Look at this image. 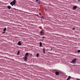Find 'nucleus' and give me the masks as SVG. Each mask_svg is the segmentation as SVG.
<instances>
[{
  "label": "nucleus",
  "mask_w": 80,
  "mask_h": 80,
  "mask_svg": "<svg viewBox=\"0 0 80 80\" xmlns=\"http://www.w3.org/2000/svg\"><path fill=\"white\" fill-rule=\"evenodd\" d=\"M72 79H74V78H73L72 77Z\"/></svg>",
  "instance_id": "obj_30"
},
{
  "label": "nucleus",
  "mask_w": 80,
  "mask_h": 80,
  "mask_svg": "<svg viewBox=\"0 0 80 80\" xmlns=\"http://www.w3.org/2000/svg\"><path fill=\"white\" fill-rule=\"evenodd\" d=\"M45 48H44L43 49V53H44V54L45 53Z\"/></svg>",
  "instance_id": "obj_11"
},
{
  "label": "nucleus",
  "mask_w": 80,
  "mask_h": 80,
  "mask_svg": "<svg viewBox=\"0 0 80 80\" xmlns=\"http://www.w3.org/2000/svg\"><path fill=\"white\" fill-rule=\"evenodd\" d=\"M75 53H77V51H76L75 52H74Z\"/></svg>",
  "instance_id": "obj_25"
},
{
  "label": "nucleus",
  "mask_w": 80,
  "mask_h": 80,
  "mask_svg": "<svg viewBox=\"0 0 80 80\" xmlns=\"http://www.w3.org/2000/svg\"><path fill=\"white\" fill-rule=\"evenodd\" d=\"M57 70H55V69H54L53 71V72H55V71H57Z\"/></svg>",
  "instance_id": "obj_18"
},
{
  "label": "nucleus",
  "mask_w": 80,
  "mask_h": 80,
  "mask_svg": "<svg viewBox=\"0 0 80 80\" xmlns=\"http://www.w3.org/2000/svg\"><path fill=\"white\" fill-rule=\"evenodd\" d=\"M76 62H77V58H75L73 59L71 62V63H76Z\"/></svg>",
  "instance_id": "obj_2"
},
{
  "label": "nucleus",
  "mask_w": 80,
  "mask_h": 80,
  "mask_svg": "<svg viewBox=\"0 0 80 80\" xmlns=\"http://www.w3.org/2000/svg\"><path fill=\"white\" fill-rule=\"evenodd\" d=\"M14 10H17V9H16L15 8H13V9Z\"/></svg>",
  "instance_id": "obj_23"
},
{
  "label": "nucleus",
  "mask_w": 80,
  "mask_h": 80,
  "mask_svg": "<svg viewBox=\"0 0 80 80\" xmlns=\"http://www.w3.org/2000/svg\"><path fill=\"white\" fill-rule=\"evenodd\" d=\"M18 45H19V46H21V45H22V43H21V41H19L18 43Z\"/></svg>",
  "instance_id": "obj_7"
},
{
  "label": "nucleus",
  "mask_w": 80,
  "mask_h": 80,
  "mask_svg": "<svg viewBox=\"0 0 80 80\" xmlns=\"http://www.w3.org/2000/svg\"><path fill=\"white\" fill-rule=\"evenodd\" d=\"M5 32H6L5 31H3V32H2V33H5Z\"/></svg>",
  "instance_id": "obj_22"
},
{
  "label": "nucleus",
  "mask_w": 80,
  "mask_h": 80,
  "mask_svg": "<svg viewBox=\"0 0 80 80\" xmlns=\"http://www.w3.org/2000/svg\"><path fill=\"white\" fill-rule=\"evenodd\" d=\"M43 32H44V31L42 30L39 33V35H41V36H42V35H43V34H42V33H43Z\"/></svg>",
  "instance_id": "obj_5"
},
{
  "label": "nucleus",
  "mask_w": 80,
  "mask_h": 80,
  "mask_svg": "<svg viewBox=\"0 0 80 80\" xmlns=\"http://www.w3.org/2000/svg\"><path fill=\"white\" fill-rule=\"evenodd\" d=\"M7 30V28H4V29L3 30V31H5Z\"/></svg>",
  "instance_id": "obj_14"
},
{
  "label": "nucleus",
  "mask_w": 80,
  "mask_h": 80,
  "mask_svg": "<svg viewBox=\"0 0 80 80\" xmlns=\"http://www.w3.org/2000/svg\"><path fill=\"white\" fill-rule=\"evenodd\" d=\"M36 57H39V53H37L36 54Z\"/></svg>",
  "instance_id": "obj_13"
},
{
  "label": "nucleus",
  "mask_w": 80,
  "mask_h": 80,
  "mask_svg": "<svg viewBox=\"0 0 80 80\" xmlns=\"http://www.w3.org/2000/svg\"><path fill=\"white\" fill-rule=\"evenodd\" d=\"M38 4L39 5L40 4V1H38Z\"/></svg>",
  "instance_id": "obj_17"
},
{
  "label": "nucleus",
  "mask_w": 80,
  "mask_h": 80,
  "mask_svg": "<svg viewBox=\"0 0 80 80\" xmlns=\"http://www.w3.org/2000/svg\"><path fill=\"white\" fill-rule=\"evenodd\" d=\"M7 8L8 9H9V10H10L11 8V6H8Z\"/></svg>",
  "instance_id": "obj_10"
},
{
  "label": "nucleus",
  "mask_w": 80,
  "mask_h": 80,
  "mask_svg": "<svg viewBox=\"0 0 80 80\" xmlns=\"http://www.w3.org/2000/svg\"><path fill=\"white\" fill-rule=\"evenodd\" d=\"M19 54H20V51H18L17 54V55H19Z\"/></svg>",
  "instance_id": "obj_15"
},
{
  "label": "nucleus",
  "mask_w": 80,
  "mask_h": 80,
  "mask_svg": "<svg viewBox=\"0 0 80 80\" xmlns=\"http://www.w3.org/2000/svg\"><path fill=\"white\" fill-rule=\"evenodd\" d=\"M23 59L24 61L27 62V56H24V58Z\"/></svg>",
  "instance_id": "obj_4"
},
{
  "label": "nucleus",
  "mask_w": 80,
  "mask_h": 80,
  "mask_svg": "<svg viewBox=\"0 0 80 80\" xmlns=\"http://www.w3.org/2000/svg\"><path fill=\"white\" fill-rule=\"evenodd\" d=\"M55 74H56V75L58 76V75H59V74H60V73L58 71H56L55 72Z\"/></svg>",
  "instance_id": "obj_6"
},
{
  "label": "nucleus",
  "mask_w": 80,
  "mask_h": 80,
  "mask_svg": "<svg viewBox=\"0 0 80 80\" xmlns=\"http://www.w3.org/2000/svg\"><path fill=\"white\" fill-rule=\"evenodd\" d=\"M78 0V1L79 2H80V0Z\"/></svg>",
  "instance_id": "obj_31"
},
{
  "label": "nucleus",
  "mask_w": 80,
  "mask_h": 80,
  "mask_svg": "<svg viewBox=\"0 0 80 80\" xmlns=\"http://www.w3.org/2000/svg\"><path fill=\"white\" fill-rule=\"evenodd\" d=\"M28 53L27 52L26 53V54L25 55V57H27V56H28Z\"/></svg>",
  "instance_id": "obj_12"
},
{
  "label": "nucleus",
  "mask_w": 80,
  "mask_h": 80,
  "mask_svg": "<svg viewBox=\"0 0 80 80\" xmlns=\"http://www.w3.org/2000/svg\"><path fill=\"white\" fill-rule=\"evenodd\" d=\"M52 50H53V48H52L50 49V51Z\"/></svg>",
  "instance_id": "obj_26"
},
{
  "label": "nucleus",
  "mask_w": 80,
  "mask_h": 80,
  "mask_svg": "<svg viewBox=\"0 0 80 80\" xmlns=\"http://www.w3.org/2000/svg\"><path fill=\"white\" fill-rule=\"evenodd\" d=\"M39 15H42V13L40 12L39 13Z\"/></svg>",
  "instance_id": "obj_19"
},
{
  "label": "nucleus",
  "mask_w": 80,
  "mask_h": 80,
  "mask_svg": "<svg viewBox=\"0 0 80 80\" xmlns=\"http://www.w3.org/2000/svg\"><path fill=\"white\" fill-rule=\"evenodd\" d=\"M30 55H31V56H33V55L32 54H31Z\"/></svg>",
  "instance_id": "obj_24"
},
{
  "label": "nucleus",
  "mask_w": 80,
  "mask_h": 80,
  "mask_svg": "<svg viewBox=\"0 0 80 80\" xmlns=\"http://www.w3.org/2000/svg\"><path fill=\"white\" fill-rule=\"evenodd\" d=\"M76 80H80V79H78V78H76Z\"/></svg>",
  "instance_id": "obj_20"
},
{
  "label": "nucleus",
  "mask_w": 80,
  "mask_h": 80,
  "mask_svg": "<svg viewBox=\"0 0 80 80\" xmlns=\"http://www.w3.org/2000/svg\"><path fill=\"white\" fill-rule=\"evenodd\" d=\"M72 29L73 30H75V27L72 28Z\"/></svg>",
  "instance_id": "obj_16"
},
{
  "label": "nucleus",
  "mask_w": 80,
  "mask_h": 80,
  "mask_svg": "<svg viewBox=\"0 0 80 80\" xmlns=\"http://www.w3.org/2000/svg\"><path fill=\"white\" fill-rule=\"evenodd\" d=\"M39 47H41L42 46V43L40 42H39Z\"/></svg>",
  "instance_id": "obj_9"
},
{
  "label": "nucleus",
  "mask_w": 80,
  "mask_h": 80,
  "mask_svg": "<svg viewBox=\"0 0 80 80\" xmlns=\"http://www.w3.org/2000/svg\"><path fill=\"white\" fill-rule=\"evenodd\" d=\"M44 18L43 16H42V17L41 18Z\"/></svg>",
  "instance_id": "obj_21"
},
{
  "label": "nucleus",
  "mask_w": 80,
  "mask_h": 80,
  "mask_svg": "<svg viewBox=\"0 0 80 80\" xmlns=\"http://www.w3.org/2000/svg\"><path fill=\"white\" fill-rule=\"evenodd\" d=\"M45 38V37H44V36L42 37V38Z\"/></svg>",
  "instance_id": "obj_28"
},
{
  "label": "nucleus",
  "mask_w": 80,
  "mask_h": 80,
  "mask_svg": "<svg viewBox=\"0 0 80 80\" xmlns=\"http://www.w3.org/2000/svg\"><path fill=\"white\" fill-rule=\"evenodd\" d=\"M44 9L45 11H46V10H47V9H45V8H44Z\"/></svg>",
  "instance_id": "obj_27"
},
{
  "label": "nucleus",
  "mask_w": 80,
  "mask_h": 80,
  "mask_svg": "<svg viewBox=\"0 0 80 80\" xmlns=\"http://www.w3.org/2000/svg\"><path fill=\"white\" fill-rule=\"evenodd\" d=\"M36 2H38V0H36Z\"/></svg>",
  "instance_id": "obj_29"
},
{
  "label": "nucleus",
  "mask_w": 80,
  "mask_h": 80,
  "mask_svg": "<svg viewBox=\"0 0 80 80\" xmlns=\"http://www.w3.org/2000/svg\"><path fill=\"white\" fill-rule=\"evenodd\" d=\"M71 78H72V77L70 76H69L66 80H70Z\"/></svg>",
  "instance_id": "obj_8"
},
{
  "label": "nucleus",
  "mask_w": 80,
  "mask_h": 80,
  "mask_svg": "<svg viewBox=\"0 0 80 80\" xmlns=\"http://www.w3.org/2000/svg\"><path fill=\"white\" fill-rule=\"evenodd\" d=\"M10 4L12 6H13V5H15V4H16V0H13L10 3Z\"/></svg>",
  "instance_id": "obj_1"
},
{
  "label": "nucleus",
  "mask_w": 80,
  "mask_h": 80,
  "mask_svg": "<svg viewBox=\"0 0 80 80\" xmlns=\"http://www.w3.org/2000/svg\"><path fill=\"white\" fill-rule=\"evenodd\" d=\"M78 7L77 6H74L72 8V10H75Z\"/></svg>",
  "instance_id": "obj_3"
}]
</instances>
